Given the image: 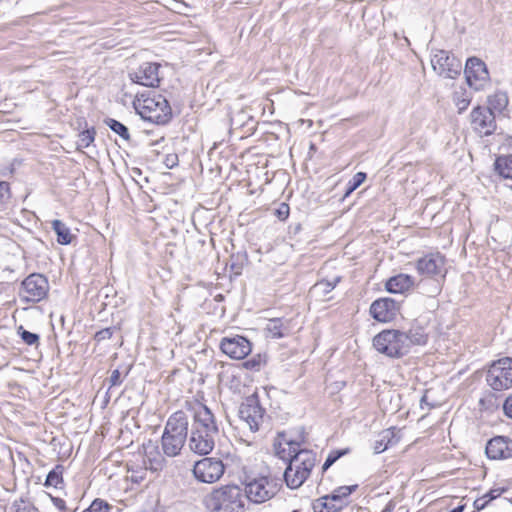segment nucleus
Masks as SVG:
<instances>
[{
  "label": "nucleus",
  "mask_w": 512,
  "mask_h": 512,
  "mask_svg": "<svg viewBox=\"0 0 512 512\" xmlns=\"http://www.w3.org/2000/svg\"><path fill=\"white\" fill-rule=\"evenodd\" d=\"M225 466L222 460L205 457L196 461L193 466L194 477L202 483L212 484L217 482L224 474Z\"/></svg>",
  "instance_id": "11"
},
{
  "label": "nucleus",
  "mask_w": 512,
  "mask_h": 512,
  "mask_svg": "<svg viewBox=\"0 0 512 512\" xmlns=\"http://www.w3.org/2000/svg\"><path fill=\"white\" fill-rule=\"evenodd\" d=\"M350 453V448L337 449L329 452L323 466L322 472L328 470L338 459Z\"/></svg>",
  "instance_id": "34"
},
{
  "label": "nucleus",
  "mask_w": 512,
  "mask_h": 512,
  "mask_svg": "<svg viewBox=\"0 0 512 512\" xmlns=\"http://www.w3.org/2000/svg\"><path fill=\"white\" fill-rule=\"evenodd\" d=\"M508 490V487H494L492 488L491 490H489L486 494H484L486 496V498L488 499V501H492L496 498H498L500 495H502L503 493L507 492Z\"/></svg>",
  "instance_id": "42"
},
{
  "label": "nucleus",
  "mask_w": 512,
  "mask_h": 512,
  "mask_svg": "<svg viewBox=\"0 0 512 512\" xmlns=\"http://www.w3.org/2000/svg\"><path fill=\"white\" fill-rule=\"evenodd\" d=\"M487 384L494 391H503L512 387V358L504 357L494 361L486 375Z\"/></svg>",
  "instance_id": "8"
},
{
  "label": "nucleus",
  "mask_w": 512,
  "mask_h": 512,
  "mask_svg": "<svg viewBox=\"0 0 512 512\" xmlns=\"http://www.w3.org/2000/svg\"><path fill=\"white\" fill-rule=\"evenodd\" d=\"M164 163L167 168H173L178 164V156L177 154H168L164 160Z\"/></svg>",
  "instance_id": "48"
},
{
  "label": "nucleus",
  "mask_w": 512,
  "mask_h": 512,
  "mask_svg": "<svg viewBox=\"0 0 512 512\" xmlns=\"http://www.w3.org/2000/svg\"><path fill=\"white\" fill-rule=\"evenodd\" d=\"M18 334L27 345H38L39 344V335L30 331L25 330L22 326L18 328Z\"/></svg>",
  "instance_id": "36"
},
{
  "label": "nucleus",
  "mask_w": 512,
  "mask_h": 512,
  "mask_svg": "<svg viewBox=\"0 0 512 512\" xmlns=\"http://www.w3.org/2000/svg\"><path fill=\"white\" fill-rule=\"evenodd\" d=\"M444 265L445 257L439 252H436L427 254L418 259L416 262V269L419 274L431 277L441 274L444 275Z\"/></svg>",
  "instance_id": "18"
},
{
  "label": "nucleus",
  "mask_w": 512,
  "mask_h": 512,
  "mask_svg": "<svg viewBox=\"0 0 512 512\" xmlns=\"http://www.w3.org/2000/svg\"><path fill=\"white\" fill-rule=\"evenodd\" d=\"M110 388L113 386H119L123 382V378L121 377V373L118 369H115L111 372V375L108 379Z\"/></svg>",
  "instance_id": "44"
},
{
  "label": "nucleus",
  "mask_w": 512,
  "mask_h": 512,
  "mask_svg": "<svg viewBox=\"0 0 512 512\" xmlns=\"http://www.w3.org/2000/svg\"><path fill=\"white\" fill-rule=\"evenodd\" d=\"M290 320L273 318L268 321L265 327L266 337L279 339L290 334Z\"/></svg>",
  "instance_id": "22"
},
{
  "label": "nucleus",
  "mask_w": 512,
  "mask_h": 512,
  "mask_svg": "<svg viewBox=\"0 0 512 512\" xmlns=\"http://www.w3.org/2000/svg\"><path fill=\"white\" fill-rule=\"evenodd\" d=\"M52 501H53V504L61 511H65L66 510V503L63 499L61 498H58V497H54L52 498Z\"/></svg>",
  "instance_id": "50"
},
{
  "label": "nucleus",
  "mask_w": 512,
  "mask_h": 512,
  "mask_svg": "<svg viewBox=\"0 0 512 512\" xmlns=\"http://www.w3.org/2000/svg\"><path fill=\"white\" fill-rule=\"evenodd\" d=\"M160 67L159 63L144 62L137 69L129 71L128 77L133 83L155 88L159 86L161 81L159 76Z\"/></svg>",
  "instance_id": "14"
},
{
  "label": "nucleus",
  "mask_w": 512,
  "mask_h": 512,
  "mask_svg": "<svg viewBox=\"0 0 512 512\" xmlns=\"http://www.w3.org/2000/svg\"><path fill=\"white\" fill-rule=\"evenodd\" d=\"M302 443H304L303 434L297 439H292L287 438L285 432H278L273 444L275 454L287 462L283 477L290 489H297L303 485L317 461L316 453L309 449H302Z\"/></svg>",
  "instance_id": "1"
},
{
  "label": "nucleus",
  "mask_w": 512,
  "mask_h": 512,
  "mask_svg": "<svg viewBox=\"0 0 512 512\" xmlns=\"http://www.w3.org/2000/svg\"><path fill=\"white\" fill-rule=\"evenodd\" d=\"M133 106L142 119L158 125L167 124L172 118V109L167 99L152 91L137 94Z\"/></svg>",
  "instance_id": "3"
},
{
  "label": "nucleus",
  "mask_w": 512,
  "mask_h": 512,
  "mask_svg": "<svg viewBox=\"0 0 512 512\" xmlns=\"http://www.w3.org/2000/svg\"><path fill=\"white\" fill-rule=\"evenodd\" d=\"M115 328L107 327L104 329H101L100 331L96 332L94 335V339L97 342H101L107 339H110L114 333Z\"/></svg>",
  "instance_id": "40"
},
{
  "label": "nucleus",
  "mask_w": 512,
  "mask_h": 512,
  "mask_svg": "<svg viewBox=\"0 0 512 512\" xmlns=\"http://www.w3.org/2000/svg\"><path fill=\"white\" fill-rule=\"evenodd\" d=\"M10 197L11 192L9 183L0 181V203H7Z\"/></svg>",
  "instance_id": "39"
},
{
  "label": "nucleus",
  "mask_w": 512,
  "mask_h": 512,
  "mask_svg": "<svg viewBox=\"0 0 512 512\" xmlns=\"http://www.w3.org/2000/svg\"><path fill=\"white\" fill-rule=\"evenodd\" d=\"M350 453V448L337 449L329 452L323 466L322 472L328 470L338 459Z\"/></svg>",
  "instance_id": "33"
},
{
  "label": "nucleus",
  "mask_w": 512,
  "mask_h": 512,
  "mask_svg": "<svg viewBox=\"0 0 512 512\" xmlns=\"http://www.w3.org/2000/svg\"><path fill=\"white\" fill-rule=\"evenodd\" d=\"M52 229L57 235V242L61 245H68L72 242L73 235L70 232L69 227L61 220L55 219L51 222Z\"/></svg>",
  "instance_id": "26"
},
{
  "label": "nucleus",
  "mask_w": 512,
  "mask_h": 512,
  "mask_svg": "<svg viewBox=\"0 0 512 512\" xmlns=\"http://www.w3.org/2000/svg\"><path fill=\"white\" fill-rule=\"evenodd\" d=\"M415 281L414 278L408 274H398L396 276L391 277L386 282V289L390 293H404L409 290Z\"/></svg>",
  "instance_id": "23"
},
{
  "label": "nucleus",
  "mask_w": 512,
  "mask_h": 512,
  "mask_svg": "<svg viewBox=\"0 0 512 512\" xmlns=\"http://www.w3.org/2000/svg\"><path fill=\"white\" fill-rule=\"evenodd\" d=\"M209 512H244L246 498L237 485H226L213 490L203 500Z\"/></svg>",
  "instance_id": "4"
},
{
  "label": "nucleus",
  "mask_w": 512,
  "mask_h": 512,
  "mask_svg": "<svg viewBox=\"0 0 512 512\" xmlns=\"http://www.w3.org/2000/svg\"><path fill=\"white\" fill-rule=\"evenodd\" d=\"M489 504V501L488 499L486 498L485 495H483L482 497L480 498H477L474 503H473V507L476 511H481L483 510L487 505Z\"/></svg>",
  "instance_id": "46"
},
{
  "label": "nucleus",
  "mask_w": 512,
  "mask_h": 512,
  "mask_svg": "<svg viewBox=\"0 0 512 512\" xmlns=\"http://www.w3.org/2000/svg\"><path fill=\"white\" fill-rule=\"evenodd\" d=\"M503 410L505 415L512 419V395L506 398L503 404Z\"/></svg>",
  "instance_id": "49"
},
{
  "label": "nucleus",
  "mask_w": 512,
  "mask_h": 512,
  "mask_svg": "<svg viewBox=\"0 0 512 512\" xmlns=\"http://www.w3.org/2000/svg\"><path fill=\"white\" fill-rule=\"evenodd\" d=\"M407 337L404 331L386 329L373 338V347L389 358H401L409 353Z\"/></svg>",
  "instance_id": "6"
},
{
  "label": "nucleus",
  "mask_w": 512,
  "mask_h": 512,
  "mask_svg": "<svg viewBox=\"0 0 512 512\" xmlns=\"http://www.w3.org/2000/svg\"><path fill=\"white\" fill-rule=\"evenodd\" d=\"M508 105V97L504 92H496L495 94L488 97V106L494 114L495 112H502Z\"/></svg>",
  "instance_id": "27"
},
{
  "label": "nucleus",
  "mask_w": 512,
  "mask_h": 512,
  "mask_svg": "<svg viewBox=\"0 0 512 512\" xmlns=\"http://www.w3.org/2000/svg\"><path fill=\"white\" fill-rule=\"evenodd\" d=\"M239 417L243 420L252 432L259 431L265 423L268 422L269 416L262 407L259 396L254 393L242 402L239 407Z\"/></svg>",
  "instance_id": "7"
},
{
  "label": "nucleus",
  "mask_w": 512,
  "mask_h": 512,
  "mask_svg": "<svg viewBox=\"0 0 512 512\" xmlns=\"http://www.w3.org/2000/svg\"><path fill=\"white\" fill-rule=\"evenodd\" d=\"M149 468L152 471H161L165 465V459L163 457H159L158 459L149 460Z\"/></svg>",
  "instance_id": "45"
},
{
  "label": "nucleus",
  "mask_w": 512,
  "mask_h": 512,
  "mask_svg": "<svg viewBox=\"0 0 512 512\" xmlns=\"http://www.w3.org/2000/svg\"><path fill=\"white\" fill-rule=\"evenodd\" d=\"M455 104L459 110V113H462L464 110H466L470 104V99L469 98H457L455 100Z\"/></svg>",
  "instance_id": "47"
},
{
  "label": "nucleus",
  "mask_w": 512,
  "mask_h": 512,
  "mask_svg": "<svg viewBox=\"0 0 512 512\" xmlns=\"http://www.w3.org/2000/svg\"><path fill=\"white\" fill-rule=\"evenodd\" d=\"M394 434L390 430H384L379 434V438L373 445V450L376 454L384 452L389 445L392 444Z\"/></svg>",
  "instance_id": "29"
},
{
  "label": "nucleus",
  "mask_w": 512,
  "mask_h": 512,
  "mask_svg": "<svg viewBox=\"0 0 512 512\" xmlns=\"http://www.w3.org/2000/svg\"><path fill=\"white\" fill-rule=\"evenodd\" d=\"M192 424L188 445L192 452L199 455H208L215 447L219 437V427L212 411L199 404L193 409Z\"/></svg>",
  "instance_id": "2"
},
{
  "label": "nucleus",
  "mask_w": 512,
  "mask_h": 512,
  "mask_svg": "<svg viewBox=\"0 0 512 512\" xmlns=\"http://www.w3.org/2000/svg\"><path fill=\"white\" fill-rule=\"evenodd\" d=\"M393 508L394 505L391 502H389L388 504H386V506L383 508L381 512H393Z\"/></svg>",
  "instance_id": "51"
},
{
  "label": "nucleus",
  "mask_w": 512,
  "mask_h": 512,
  "mask_svg": "<svg viewBox=\"0 0 512 512\" xmlns=\"http://www.w3.org/2000/svg\"><path fill=\"white\" fill-rule=\"evenodd\" d=\"M399 311V303L392 298L375 300L370 306L371 316L379 322L393 320Z\"/></svg>",
  "instance_id": "19"
},
{
  "label": "nucleus",
  "mask_w": 512,
  "mask_h": 512,
  "mask_svg": "<svg viewBox=\"0 0 512 512\" xmlns=\"http://www.w3.org/2000/svg\"><path fill=\"white\" fill-rule=\"evenodd\" d=\"M281 480L274 476H258L247 479L243 493L246 501L261 504L272 499L281 489Z\"/></svg>",
  "instance_id": "5"
},
{
  "label": "nucleus",
  "mask_w": 512,
  "mask_h": 512,
  "mask_svg": "<svg viewBox=\"0 0 512 512\" xmlns=\"http://www.w3.org/2000/svg\"><path fill=\"white\" fill-rule=\"evenodd\" d=\"M221 351L232 359H244L251 352L250 341L240 335L224 337L220 342Z\"/></svg>",
  "instance_id": "16"
},
{
  "label": "nucleus",
  "mask_w": 512,
  "mask_h": 512,
  "mask_svg": "<svg viewBox=\"0 0 512 512\" xmlns=\"http://www.w3.org/2000/svg\"><path fill=\"white\" fill-rule=\"evenodd\" d=\"M340 279V277H335L333 281L321 280L313 286L312 290L317 295L325 297L336 287Z\"/></svg>",
  "instance_id": "30"
},
{
  "label": "nucleus",
  "mask_w": 512,
  "mask_h": 512,
  "mask_svg": "<svg viewBox=\"0 0 512 512\" xmlns=\"http://www.w3.org/2000/svg\"><path fill=\"white\" fill-rule=\"evenodd\" d=\"M358 488V485L341 486L331 494L320 497L313 503L314 512H339L345 500Z\"/></svg>",
  "instance_id": "10"
},
{
  "label": "nucleus",
  "mask_w": 512,
  "mask_h": 512,
  "mask_svg": "<svg viewBox=\"0 0 512 512\" xmlns=\"http://www.w3.org/2000/svg\"><path fill=\"white\" fill-rule=\"evenodd\" d=\"M191 418V414H188L183 410H178L168 417L164 431H168V434L180 437V439L187 441Z\"/></svg>",
  "instance_id": "17"
},
{
  "label": "nucleus",
  "mask_w": 512,
  "mask_h": 512,
  "mask_svg": "<svg viewBox=\"0 0 512 512\" xmlns=\"http://www.w3.org/2000/svg\"><path fill=\"white\" fill-rule=\"evenodd\" d=\"M186 441L168 434V431H163L161 436V450L167 457H176L181 454Z\"/></svg>",
  "instance_id": "21"
},
{
  "label": "nucleus",
  "mask_w": 512,
  "mask_h": 512,
  "mask_svg": "<svg viewBox=\"0 0 512 512\" xmlns=\"http://www.w3.org/2000/svg\"><path fill=\"white\" fill-rule=\"evenodd\" d=\"M494 166L503 178L512 179V155L498 157Z\"/></svg>",
  "instance_id": "28"
},
{
  "label": "nucleus",
  "mask_w": 512,
  "mask_h": 512,
  "mask_svg": "<svg viewBox=\"0 0 512 512\" xmlns=\"http://www.w3.org/2000/svg\"><path fill=\"white\" fill-rule=\"evenodd\" d=\"M104 123L116 134H118L122 139L129 141L130 140V134L128 131V128L122 124L121 122L113 119V118H107L104 120Z\"/></svg>",
  "instance_id": "31"
},
{
  "label": "nucleus",
  "mask_w": 512,
  "mask_h": 512,
  "mask_svg": "<svg viewBox=\"0 0 512 512\" xmlns=\"http://www.w3.org/2000/svg\"><path fill=\"white\" fill-rule=\"evenodd\" d=\"M111 508L112 506L108 504L106 501L97 498L94 501H92L90 506L83 510L82 512H109Z\"/></svg>",
  "instance_id": "37"
},
{
  "label": "nucleus",
  "mask_w": 512,
  "mask_h": 512,
  "mask_svg": "<svg viewBox=\"0 0 512 512\" xmlns=\"http://www.w3.org/2000/svg\"><path fill=\"white\" fill-rule=\"evenodd\" d=\"M64 466L56 465L47 475L44 486L47 488L62 489L64 487L63 480Z\"/></svg>",
  "instance_id": "25"
},
{
  "label": "nucleus",
  "mask_w": 512,
  "mask_h": 512,
  "mask_svg": "<svg viewBox=\"0 0 512 512\" xmlns=\"http://www.w3.org/2000/svg\"><path fill=\"white\" fill-rule=\"evenodd\" d=\"M96 135L95 129H86L79 133L77 141V149L87 148L94 141Z\"/></svg>",
  "instance_id": "35"
},
{
  "label": "nucleus",
  "mask_w": 512,
  "mask_h": 512,
  "mask_svg": "<svg viewBox=\"0 0 512 512\" xmlns=\"http://www.w3.org/2000/svg\"><path fill=\"white\" fill-rule=\"evenodd\" d=\"M470 117L473 129L480 135L488 136L496 130L495 114L490 109L477 106Z\"/></svg>",
  "instance_id": "15"
},
{
  "label": "nucleus",
  "mask_w": 512,
  "mask_h": 512,
  "mask_svg": "<svg viewBox=\"0 0 512 512\" xmlns=\"http://www.w3.org/2000/svg\"><path fill=\"white\" fill-rule=\"evenodd\" d=\"M48 291L49 283L47 278L42 274L32 273L23 280L20 297L26 303H35L44 299Z\"/></svg>",
  "instance_id": "9"
},
{
  "label": "nucleus",
  "mask_w": 512,
  "mask_h": 512,
  "mask_svg": "<svg viewBox=\"0 0 512 512\" xmlns=\"http://www.w3.org/2000/svg\"><path fill=\"white\" fill-rule=\"evenodd\" d=\"M404 335L408 340L407 342L409 352L412 345H425L428 340V334L420 325H412L407 332H404Z\"/></svg>",
  "instance_id": "24"
},
{
  "label": "nucleus",
  "mask_w": 512,
  "mask_h": 512,
  "mask_svg": "<svg viewBox=\"0 0 512 512\" xmlns=\"http://www.w3.org/2000/svg\"><path fill=\"white\" fill-rule=\"evenodd\" d=\"M290 213V207L286 203H281L279 207L275 210V216L281 220L285 221Z\"/></svg>",
  "instance_id": "41"
},
{
  "label": "nucleus",
  "mask_w": 512,
  "mask_h": 512,
  "mask_svg": "<svg viewBox=\"0 0 512 512\" xmlns=\"http://www.w3.org/2000/svg\"><path fill=\"white\" fill-rule=\"evenodd\" d=\"M432 68L445 78L455 79L462 70L461 61L445 50H438L431 59Z\"/></svg>",
  "instance_id": "12"
},
{
  "label": "nucleus",
  "mask_w": 512,
  "mask_h": 512,
  "mask_svg": "<svg viewBox=\"0 0 512 512\" xmlns=\"http://www.w3.org/2000/svg\"><path fill=\"white\" fill-rule=\"evenodd\" d=\"M490 459L512 458V440L505 436H497L488 441L485 449Z\"/></svg>",
  "instance_id": "20"
},
{
  "label": "nucleus",
  "mask_w": 512,
  "mask_h": 512,
  "mask_svg": "<svg viewBox=\"0 0 512 512\" xmlns=\"http://www.w3.org/2000/svg\"><path fill=\"white\" fill-rule=\"evenodd\" d=\"M131 472L130 479L132 482L140 483L145 479L146 476V469L139 468L137 470H129Z\"/></svg>",
  "instance_id": "43"
},
{
  "label": "nucleus",
  "mask_w": 512,
  "mask_h": 512,
  "mask_svg": "<svg viewBox=\"0 0 512 512\" xmlns=\"http://www.w3.org/2000/svg\"><path fill=\"white\" fill-rule=\"evenodd\" d=\"M464 73L467 84L476 91L483 89L489 81L487 66L477 57L468 58Z\"/></svg>",
  "instance_id": "13"
},
{
  "label": "nucleus",
  "mask_w": 512,
  "mask_h": 512,
  "mask_svg": "<svg viewBox=\"0 0 512 512\" xmlns=\"http://www.w3.org/2000/svg\"><path fill=\"white\" fill-rule=\"evenodd\" d=\"M463 510H464V506L460 505V506L450 510L449 512H463Z\"/></svg>",
  "instance_id": "52"
},
{
  "label": "nucleus",
  "mask_w": 512,
  "mask_h": 512,
  "mask_svg": "<svg viewBox=\"0 0 512 512\" xmlns=\"http://www.w3.org/2000/svg\"><path fill=\"white\" fill-rule=\"evenodd\" d=\"M366 173L364 172H357L352 179H350L346 186V191L343 195V199L347 198L352 194L360 185L366 180Z\"/></svg>",
  "instance_id": "32"
},
{
  "label": "nucleus",
  "mask_w": 512,
  "mask_h": 512,
  "mask_svg": "<svg viewBox=\"0 0 512 512\" xmlns=\"http://www.w3.org/2000/svg\"><path fill=\"white\" fill-rule=\"evenodd\" d=\"M264 364L265 359L260 354H257L243 362L242 365L245 369L259 371Z\"/></svg>",
  "instance_id": "38"
}]
</instances>
